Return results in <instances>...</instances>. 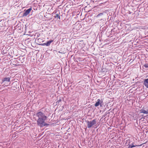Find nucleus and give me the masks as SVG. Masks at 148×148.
Here are the masks:
<instances>
[{
  "label": "nucleus",
  "instance_id": "obj_8",
  "mask_svg": "<svg viewBox=\"0 0 148 148\" xmlns=\"http://www.w3.org/2000/svg\"><path fill=\"white\" fill-rule=\"evenodd\" d=\"M142 145V144L140 145H134V143H132L131 145H130L128 147V148H132L134 147H136V146H140Z\"/></svg>",
  "mask_w": 148,
  "mask_h": 148
},
{
  "label": "nucleus",
  "instance_id": "obj_5",
  "mask_svg": "<svg viewBox=\"0 0 148 148\" xmlns=\"http://www.w3.org/2000/svg\"><path fill=\"white\" fill-rule=\"evenodd\" d=\"M53 41V40H50L48 41L46 43L40 44H39V45L42 46L46 45V46H49L50 45L51 43Z\"/></svg>",
  "mask_w": 148,
  "mask_h": 148
},
{
  "label": "nucleus",
  "instance_id": "obj_9",
  "mask_svg": "<svg viewBox=\"0 0 148 148\" xmlns=\"http://www.w3.org/2000/svg\"><path fill=\"white\" fill-rule=\"evenodd\" d=\"M54 17L55 18H57L58 19V18L59 20L60 19V13L58 14H56Z\"/></svg>",
  "mask_w": 148,
  "mask_h": 148
},
{
  "label": "nucleus",
  "instance_id": "obj_10",
  "mask_svg": "<svg viewBox=\"0 0 148 148\" xmlns=\"http://www.w3.org/2000/svg\"><path fill=\"white\" fill-rule=\"evenodd\" d=\"M38 42L39 43H41L43 42V40L41 38H39L38 39Z\"/></svg>",
  "mask_w": 148,
  "mask_h": 148
},
{
  "label": "nucleus",
  "instance_id": "obj_2",
  "mask_svg": "<svg viewBox=\"0 0 148 148\" xmlns=\"http://www.w3.org/2000/svg\"><path fill=\"white\" fill-rule=\"evenodd\" d=\"M86 122L87 124L88 127V128L91 127L96 123V120L95 119L92 121H87Z\"/></svg>",
  "mask_w": 148,
  "mask_h": 148
},
{
  "label": "nucleus",
  "instance_id": "obj_4",
  "mask_svg": "<svg viewBox=\"0 0 148 148\" xmlns=\"http://www.w3.org/2000/svg\"><path fill=\"white\" fill-rule=\"evenodd\" d=\"M102 101H101V100L99 99H97V101L96 102V103L95 104V107H97L99 105H100L101 106H102Z\"/></svg>",
  "mask_w": 148,
  "mask_h": 148
},
{
  "label": "nucleus",
  "instance_id": "obj_14",
  "mask_svg": "<svg viewBox=\"0 0 148 148\" xmlns=\"http://www.w3.org/2000/svg\"><path fill=\"white\" fill-rule=\"evenodd\" d=\"M8 85H5V86H7Z\"/></svg>",
  "mask_w": 148,
  "mask_h": 148
},
{
  "label": "nucleus",
  "instance_id": "obj_13",
  "mask_svg": "<svg viewBox=\"0 0 148 148\" xmlns=\"http://www.w3.org/2000/svg\"><path fill=\"white\" fill-rule=\"evenodd\" d=\"M61 99H59V101H61Z\"/></svg>",
  "mask_w": 148,
  "mask_h": 148
},
{
  "label": "nucleus",
  "instance_id": "obj_1",
  "mask_svg": "<svg viewBox=\"0 0 148 148\" xmlns=\"http://www.w3.org/2000/svg\"><path fill=\"white\" fill-rule=\"evenodd\" d=\"M37 116L38 117L37 121L38 125L40 127L48 126L49 125L45 122L47 119V116L41 111L38 112L36 114Z\"/></svg>",
  "mask_w": 148,
  "mask_h": 148
},
{
  "label": "nucleus",
  "instance_id": "obj_7",
  "mask_svg": "<svg viewBox=\"0 0 148 148\" xmlns=\"http://www.w3.org/2000/svg\"><path fill=\"white\" fill-rule=\"evenodd\" d=\"M2 81L3 82L5 81H8V82H10V78L9 77L5 78L2 79Z\"/></svg>",
  "mask_w": 148,
  "mask_h": 148
},
{
  "label": "nucleus",
  "instance_id": "obj_3",
  "mask_svg": "<svg viewBox=\"0 0 148 148\" xmlns=\"http://www.w3.org/2000/svg\"><path fill=\"white\" fill-rule=\"evenodd\" d=\"M32 10V8L31 7L29 9L26 10L25 12L23 13V16H27L29 13Z\"/></svg>",
  "mask_w": 148,
  "mask_h": 148
},
{
  "label": "nucleus",
  "instance_id": "obj_12",
  "mask_svg": "<svg viewBox=\"0 0 148 148\" xmlns=\"http://www.w3.org/2000/svg\"><path fill=\"white\" fill-rule=\"evenodd\" d=\"M101 14H102V13H100V14H98L97 16H100Z\"/></svg>",
  "mask_w": 148,
  "mask_h": 148
},
{
  "label": "nucleus",
  "instance_id": "obj_6",
  "mask_svg": "<svg viewBox=\"0 0 148 148\" xmlns=\"http://www.w3.org/2000/svg\"><path fill=\"white\" fill-rule=\"evenodd\" d=\"M144 84L146 87L148 88V79H144Z\"/></svg>",
  "mask_w": 148,
  "mask_h": 148
},
{
  "label": "nucleus",
  "instance_id": "obj_11",
  "mask_svg": "<svg viewBox=\"0 0 148 148\" xmlns=\"http://www.w3.org/2000/svg\"><path fill=\"white\" fill-rule=\"evenodd\" d=\"M144 66L146 68H148V63L145 64Z\"/></svg>",
  "mask_w": 148,
  "mask_h": 148
}]
</instances>
